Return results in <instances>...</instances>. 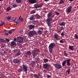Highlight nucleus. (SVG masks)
<instances>
[{"label": "nucleus", "mask_w": 78, "mask_h": 78, "mask_svg": "<svg viewBox=\"0 0 78 78\" xmlns=\"http://www.w3.org/2000/svg\"><path fill=\"white\" fill-rule=\"evenodd\" d=\"M13 8H16V7H17V5L16 4H14L13 5Z\"/></svg>", "instance_id": "nucleus-44"}, {"label": "nucleus", "mask_w": 78, "mask_h": 78, "mask_svg": "<svg viewBox=\"0 0 78 78\" xmlns=\"http://www.w3.org/2000/svg\"><path fill=\"white\" fill-rule=\"evenodd\" d=\"M44 60L45 63L47 62L48 61V59L46 58H44Z\"/></svg>", "instance_id": "nucleus-32"}, {"label": "nucleus", "mask_w": 78, "mask_h": 78, "mask_svg": "<svg viewBox=\"0 0 78 78\" xmlns=\"http://www.w3.org/2000/svg\"><path fill=\"white\" fill-rule=\"evenodd\" d=\"M5 23L4 22H2V23L0 24V26H2L5 25Z\"/></svg>", "instance_id": "nucleus-40"}, {"label": "nucleus", "mask_w": 78, "mask_h": 78, "mask_svg": "<svg viewBox=\"0 0 78 78\" xmlns=\"http://www.w3.org/2000/svg\"><path fill=\"white\" fill-rule=\"evenodd\" d=\"M28 34L29 36L32 37L34 36L36 34V32L34 31H31L29 32Z\"/></svg>", "instance_id": "nucleus-5"}, {"label": "nucleus", "mask_w": 78, "mask_h": 78, "mask_svg": "<svg viewBox=\"0 0 78 78\" xmlns=\"http://www.w3.org/2000/svg\"><path fill=\"white\" fill-rule=\"evenodd\" d=\"M29 18L30 20H34V16H32V17H30Z\"/></svg>", "instance_id": "nucleus-34"}, {"label": "nucleus", "mask_w": 78, "mask_h": 78, "mask_svg": "<svg viewBox=\"0 0 78 78\" xmlns=\"http://www.w3.org/2000/svg\"><path fill=\"white\" fill-rule=\"evenodd\" d=\"M17 40L18 42L20 43H22L23 42V37H19L17 38Z\"/></svg>", "instance_id": "nucleus-6"}, {"label": "nucleus", "mask_w": 78, "mask_h": 78, "mask_svg": "<svg viewBox=\"0 0 78 78\" xmlns=\"http://www.w3.org/2000/svg\"><path fill=\"white\" fill-rule=\"evenodd\" d=\"M38 34H41L42 33V32L41 30H38Z\"/></svg>", "instance_id": "nucleus-45"}, {"label": "nucleus", "mask_w": 78, "mask_h": 78, "mask_svg": "<svg viewBox=\"0 0 78 78\" xmlns=\"http://www.w3.org/2000/svg\"><path fill=\"white\" fill-rule=\"evenodd\" d=\"M72 6L68 7L66 10V12H70L72 10Z\"/></svg>", "instance_id": "nucleus-8"}, {"label": "nucleus", "mask_w": 78, "mask_h": 78, "mask_svg": "<svg viewBox=\"0 0 78 78\" xmlns=\"http://www.w3.org/2000/svg\"><path fill=\"white\" fill-rule=\"evenodd\" d=\"M0 41L4 43L5 42V40L4 39H0Z\"/></svg>", "instance_id": "nucleus-33"}, {"label": "nucleus", "mask_w": 78, "mask_h": 78, "mask_svg": "<svg viewBox=\"0 0 78 78\" xmlns=\"http://www.w3.org/2000/svg\"><path fill=\"white\" fill-rule=\"evenodd\" d=\"M22 68H23V70L26 73H27L28 71V66L27 65H26L24 64H23L22 65Z\"/></svg>", "instance_id": "nucleus-3"}, {"label": "nucleus", "mask_w": 78, "mask_h": 78, "mask_svg": "<svg viewBox=\"0 0 78 78\" xmlns=\"http://www.w3.org/2000/svg\"><path fill=\"white\" fill-rule=\"evenodd\" d=\"M33 24H34V25H36V23H33Z\"/></svg>", "instance_id": "nucleus-61"}, {"label": "nucleus", "mask_w": 78, "mask_h": 78, "mask_svg": "<svg viewBox=\"0 0 78 78\" xmlns=\"http://www.w3.org/2000/svg\"><path fill=\"white\" fill-rule=\"evenodd\" d=\"M49 52H50V53H52V48H49Z\"/></svg>", "instance_id": "nucleus-47"}, {"label": "nucleus", "mask_w": 78, "mask_h": 78, "mask_svg": "<svg viewBox=\"0 0 78 78\" xmlns=\"http://www.w3.org/2000/svg\"><path fill=\"white\" fill-rule=\"evenodd\" d=\"M20 18H21V16H20L18 20H20Z\"/></svg>", "instance_id": "nucleus-59"}, {"label": "nucleus", "mask_w": 78, "mask_h": 78, "mask_svg": "<svg viewBox=\"0 0 78 78\" xmlns=\"http://www.w3.org/2000/svg\"><path fill=\"white\" fill-rule=\"evenodd\" d=\"M17 19V18L14 17L12 19V21H16Z\"/></svg>", "instance_id": "nucleus-35"}, {"label": "nucleus", "mask_w": 78, "mask_h": 78, "mask_svg": "<svg viewBox=\"0 0 78 78\" xmlns=\"http://www.w3.org/2000/svg\"><path fill=\"white\" fill-rule=\"evenodd\" d=\"M16 2L17 3H20L22 2V0H16Z\"/></svg>", "instance_id": "nucleus-22"}, {"label": "nucleus", "mask_w": 78, "mask_h": 78, "mask_svg": "<svg viewBox=\"0 0 78 78\" xmlns=\"http://www.w3.org/2000/svg\"><path fill=\"white\" fill-rule=\"evenodd\" d=\"M36 13V11L34 10H33L32 11V12H31L30 13V14H34V13Z\"/></svg>", "instance_id": "nucleus-24"}, {"label": "nucleus", "mask_w": 78, "mask_h": 78, "mask_svg": "<svg viewBox=\"0 0 78 78\" xmlns=\"http://www.w3.org/2000/svg\"><path fill=\"white\" fill-rule=\"evenodd\" d=\"M59 31H62L63 30V27H60Z\"/></svg>", "instance_id": "nucleus-39"}, {"label": "nucleus", "mask_w": 78, "mask_h": 78, "mask_svg": "<svg viewBox=\"0 0 78 78\" xmlns=\"http://www.w3.org/2000/svg\"><path fill=\"white\" fill-rule=\"evenodd\" d=\"M49 0H44L45 2H48Z\"/></svg>", "instance_id": "nucleus-58"}, {"label": "nucleus", "mask_w": 78, "mask_h": 78, "mask_svg": "<svg viewBox=\"0 0 78 78\" xmlns=\"http://www.w3.org/2000/svg\"><path fill=\"white\" fill-rule=\"evenodd\" d=\"M35 27V26L34 25H30L29 26V29L30 30H32Z\"/></svg>", "instance_id": "nucleus-15"}, {"label": "nucleus", "mask_w": 78, "mask_h": 78, "mask_svg": "<svg viewBox=\"0 0 78 78\" xmlns=\"http://www.w3.org/2000/svg\"><path fill=\"white\" fill-rule=\"evenodd\" d=\"M36 60L37 61V62H39L40 61V58H36Z\"/></svg>", "instance_id": "nucleus-25"}, {"label": "nucleus", "mask_w": 78, "mask_h": 78, "mask_svg": "<svg viewBox=\"0 0 78 78\" xmlns=\"http://www.w3.org/2000/svg\"><path fill=\"white\" fill-rule=\"evenodd\" d=\"M19 62H20V60L17 58L14 59L13 60V62L14 63H15V64L19 63Z\"/></svg>", "instance_id": "nucleus-11"}, {"label": "nucleus", "mask_w": 78, "mask_h": 78, "mask_svg": "<svg viewBox=\"0 0 78 78\" xmlns=\"http://www.w3.org/2000/svg\"><path fill=\"white\" fill-rule=\"evenodd\" d=\"M16 40H17L16 38H14V41H16Z\"/></svg>", "instance_id": "nucleus-54"}, {"label": "nucleus", "mask_w": 78, "mask_h": 78, "mask_svg": "<svg viewBox=\"0 0 78 78\" xmlns=\"http://www.w3.org/2000/svg\"><path fill=\"white\" fill-rule=\"evenodd\" d=\"M34 76L36 78H39V76L37 74H34Z\"/></svg>", "instance_id": "nucleus-27"}, {"label": "nucleus", "mask_w": 78, "mask_h": 78, "mask_svg": "<svg viewBox=\"0 0 78 78\" xmlns=\"http://www.w3.org/2000/svg\"><path fill=\"white\" fill-rule=\"evenodd\" d=\"M41 5H38L37 4H36L34 5V8L37 9V8H41Z\"/></svg>", "instance_id": "nucleus-12"}, {"label": "nucleus", "mask_w": 78, "mask_h": 78, "mask_svg": "<svg viewBox=\"0 0 78 78\" xmlns=\"http://www.w3.org/2000/svg\"><path fill=\"white\" fill-rule=\"evenodd\" d=\"M69 1H70V2H72L73 1V0H69Z\"/></svg>", "instance_id": "nucleus-60"}, {"label": "nucleus", "mask_w": 78, "mask_h": 78, "mask_svg": "<svg viewBox=\"0 0 78 78\" xmlns=\"http://www.w3.org/2000/svg\"><path fill=\"white\" fill-rule=\"evenodd\" d=\"M23 70V69H22V67L20 66V68L18 69V71L19 72H21Z\"/></svg>", "instance_id": "nucleus-16"}, {"label": "nucleus", "mask_w": 78, "mask_h": 78, "mask_svg": "<svg viewBox=\"0 0 78 78\" xmlns=\"http://www.w3.org/2000/svg\"><path fill=\"white\" fill-rule=\"evenodd\" d=\"M5 39V41L7 42H9L10 41V40L8 38H6Z\"/></svg>", "instance_id": "nucleus-43"}, {"label": "nucleus", "mask_w": 78, "mask_h": 78, "mask_svg": "<svg viewBox=\"0 0 78 78\" xmlns=\"http://www.w3.org/2000/svg\"><path fill=\"white\" fill-rule=\"evenodd\" d=\"M67 73H68V74H69L70 73V69H69L67 70Z\"/></svg>", "instance_id": "nucleus-46"}, {"label": "nucleus", "mask_w": 78, "mask_h": 78, "mask_svg": "<svg viewBox=\"0 0 78 78\" xmlns=\"http://www.w3.org/2000/svg\"><path fill=\"white\" fill-rule=\"evenodd\" d=\"M23 18H21V19H20V21H21V22L23 21Z\"/></svg>", "instance_id": "nucleus-53"}, {"label": "nucleus", "mask_w": 78, "mask_h": 78, "mask_svg": "<svg viewBox=\"0 0 78 78\" xmlns=\"http://www.w3.org/2000/svg\"><path fill=\"white\" fill-rule=\"evenodd\" d=\"M66 51H64V55H65V56L66 57H67V56L68 55V54L67 53H66Z\"/></svg>", "instance_id": "nucleus-23"}, {"label": "nucleus", "mask_w": 78, "mask_h": 78, "mask_svg": "<svg viewBox=\"0 0 78 78\" xmlns=\"http://www.w3.org/2000/svg\"><path fill=\"white\" fill-rule=\"evenodd\" d=\"M59 42H60V43H61V44H64V42L62 40H60Z\"/></svg>", "instance_id": "nucleus-42"}, {"label": "nucleus", "mask_w": 78, "mask_h": 78, "mask_svg": "<svg viewBox=\"0 0 78 78\" xmlns=\"http://www.w3.org/2000/svg\"><path fill=\"white\" fill-rule=\"evenodd\" d=\"M8 33L9 34H12V31L11 30H10V31L8 32Z\"/></svg>", "instance_id": "nucleus-48"}, {"label": "nucleus", "mask_w": 78, "mask_h": 78, "mask_svg": "<svg viewBox=\"0 0 78 78\" xmlns=\"http://www.w3.org/2000/svg\"><path fill=\"white\" fill-rule=\"evenodd\" d=\"M40 52V51L39 49H35L32 51V55L33 58H35V56H37V53Z\"/></svg>", "instance_id": "nucleus-2"}, {"label": "nucleus", "mask_w": 78, "mask_h": 78, "mask_svg": "<svg viewBox=\"0 0 78 78\" xmlns=\"http://www.w3.org/2000/svg\"><path fill=\"white\" fill-rule=\"evenodd\" d=\"M77 52L78 53V51H77Z\"/></svg>", "instance_id": "nucleus-63"}, {"label": "nucleus", "mask_w": 78, "mask_h": 78, "mask_svg": "<svg viewBox=\"0 0 78 78\" xmlns=\"http://www.w3.org/2000/svg\"><path fill=\"white\" fill-rule=\"evenodd\" d=\"M75 37L76 39H77L78 38V35L77 34H75Z\"/></svg>", "instance_id": "nucleus-37"}, {"label": "nucleus", "mask_w": 78, "mask_h": 78, "mask_svg": "<svg viewBox=\"0 0 78 78\" xmlns=\"http://www.w3.org/2000/svg\"><path fill=\"white\" fill-rule=\"evenodd\" d=\"M38 75H39L40 76H41V74H40V73H38Z\"/></svg>", "instance_id": "nucleus-57"}, {"label": "nucleus", "mask_w": 78, "mask_h": 78, "mask_svg": "<svg viewBox=\"0 0 78 78\" xmlns=\"http://www.w3.org/2000/svg\"><path fill=\"white\" fill-rule=\"evenodd\" d=\"M11 9L10 7H8L6 9V11H7V12H8V11H9V10H11Z\"/></svg>", "instance_id": "nucleus-30"}, {"label": "nucleus", "mask_w": 78, "mask_h": 78, "mask_svg": "<svg viewBox=\"0 0 78 78\" xmlns=\"http://www.w3.org/2000/svg\"><path fill=\"white\" fill-rule=\"evenodd\" d=\"M2 1H3V0H0V2H1Z\"/></svg>", "instance_id": "nucleus-62"}, {"label": "nucleus", "mask_w": 78, "mask_h": 78, "mask_svg": "<svg viewBox=\"0 0 78 78\" xmlns=\"http://www.w3.org/2000/svg\"><path fill=\"white\" fill-rule=\"evenodd\" d=\"M61 35L62 36H64V33L63 32H62V33L61 34Z\"/></svg>", "instance_id": "nucleus-49"}, {"label": "nucleus", "mask_w": 78, "mask_h": 78, "mask_svg": "<svg viewBox=\"0 0 78 78\" xmlns=\"http://www.w3.org/2000/svg\"><path fill=\"white\" fill-rule=\"evenodd\" d=\"M19 51V50L18 49H15V50H13V52H15V53H17Z\"/></svg>", "instance_id": "nucleus-28"}, {"label": "nucleus", "mask_w": 78, "mask_h": 78, "mask_svg": "<svg viewBox=\"0 0 78 78\" xmlns=\"http://www.w3.org/2000/svg\"><path fill=\"white\" fill-rule=\"evenodd\" d=\"M14 23H16L17 24H18L19 23V22L17 21H16V22H14Z\"/></svg>", "instance_id": "nucleus-55"}, {"label": "nucleus", "mask_w": 78, "mask_h": 78, "mask_svg": "<svg viewBox=\"0 0 78 78\" xmlns=\"http://www.w3.org/2000/svg\"><path fill=\"white\" fill-rule=\"evenodd\" d=\"M31 54V52L30 51H28L27 52V55H30Z\"/></svg>", "instance_id": "nucleus-26"}, {"label": "nucleus", "mask_w": 78, "mask_h": 78, "mask_svg": "<svg viewBox=\"0 0 78 78\" xmlns=\"http://www.w3.org/2000/svg\"><path fill=\"white\" fill-rule=\"evenodd\" d=\"M29 2L30 4H34L36 3V0H29Z\"/></svg>", "instance_id": "nucleus-10"}, {"label": "nucleus", "mask_w": 78, "mask_h": 78, "mask_svg": "<svg viewBox=\"0 0 78 78\" xmlns=\"http://www.w3.org/2000/svg\"><path fill=\"white\" fill-rule=\"evenodd\" d=\"M64 2L63 0H61L60 2H59V4H62V3H64Z\"/></svg>", "instance_id": "nucleus-29"}, {"label": "nucleus", "mask_w": 78, "mask_h": 78, "mask_svg": "<svg viewBox=\"0 0 78 78\" xmlns=\"http://www.w3.org/2000/svg\"><path fill=\"white\" fill-rule=\"evenodd\" d=\"M33 62L34 63V64L36 63H38L37 62V61H34Z\"/></svg>", "instance_id": "nucleus-50"}, {"label": "nucleus", "mask_w": 78, "mask_h": 78, "mask_svg": "<svg viewBox=\"0 0 78 78\" xmlns=\"http://www.w3.org/2000/svg\"><path fill=\"white\" fill-rule=\"evenodd\" d=\"M11 19V16H9L7 17V20H9Z\"/></svg>", "instance_id": "nucleus-38"}, {"label": "nucleus", "mask_w": 78, "mask_h": 78, "mask_svg": "<svg viewBox=\"0 0 78 78\" xmlns=\"http://www.w3.org/2000/svg\"><path fill=\"white\" fill-rule=\"evenodd\" d=\"M42 28V29H43V28Z\"/></svg>", "instance_id": "nucleus-64"}, {"label": "nucleus", "mask_w": 78, "mask_h": 78, "mask_svg": "<svg viewBox=\"0 0 78 78\" xmlns=\"http://www.w3.org/2000/svg\"><path fill=\"white\" fill-rule=\"evenodd\" d=\"M36 23V21H33V23Z\"/></svg>", "instance_id": "nucleus-56"}, {"label": "nucleus", "mask_w": 78, "mask_h": 78, "mask_svg": "<svg viewBox=\"0 0 78 78\" xmlns=\"http://www.w3.org/2000/svg\"><path fill=\"white\" fill-rule=\"evenodd\" d=\"M11 46H16V43L14 41L11 42Z\"/></svg>", "instance_id": "nucleus-17"}, {"label": "nucleus", "mask_w": 78, "mask_h": 78, "mask_svg": "<svg viewBox=\"0 0 78 78\" xmlns=\"http://www.w3.org/2000/svg\"><path fill=\"white\" fill-rule=\"evenodd\" d=\"M55 15H60V13L58 12L57 11L55 12Z\"/></svg>", "instance_id": "nucleus-36"}, {"label": "nucleus", "mask_w": 78, "mask_h": 78, "mask_svg": "<svg viewBox=\"0 0 78 78\" xmlns=\"http://www.w3.org/2000/svg\"><path fill=\"white\" fill-rule=\"evenodd\" d=\"M66 62L67 61H66V60H64L63 62L62 65L63 67L66 66L65 65L66 64Z\"/></svg>", "instance_id": "nucleus-19"}, {"label": "nucleus", "mask_w": 78, "mask_h": 78, "mask_svg": "<svg viewBox=\"0 0 78 78\" xmlns=\"http://www.w3.org/2000/svg\"><path fill=\"white\" fill-rule=\"evenodd\" d=\"M73 47H74L73 46L69 45V49L71 51H73Z\"/></svg>", "instance_id": "nucleus-20"}, {"label": "nucleus", "mask_w": 78, "mask_h": 78, "mask_svg": "<svg viewBox=\"0 0 78 78\" xmlns=\"http://www.w3.org/2000/svg\"><path fill=\"white\" fill-rule=\"evenodd\" d=\"M54 38L57 40H58V38L59 37V35L58 34H55L54 35Z\"/></svg>", "instance_id": "nucleus-18"}, {"label": "nucleus", "mask_w": 78, "mask_h": 78, "mask_svg": "<svg viewBox=\"0 0 78 78\" xmlns=\"http://www.w3.org/2000/svg\"><path fill=\"white\" fill-rule=\"evenodd\" d=\"M54 66L57 69H61L62 68V66L58 64H55Z\"/></svg>", "instance_id": "nucleus-7"}, {"label": "nucleus", "mask_w": 78, "mask_h": 78, "mask_svg": "<svg viewBox=\"0 0 78 78\" xmlns=\"http://www.w3.org/2000/svg\"><path fill=\"white\" fill-rule=\"evenodd\" d=\"M55 46V43H51L50 44L49 46V48L52 49V48L54 47Z\"/></svg>", "instance_id": "nucleus-9"}, {"label": "nucleus", "mask_w": 78, "mask_h": 78, "mask_svg": "<svg viewBox=\"0 0 78 78\" xmlns=\"http://www.w3.org/2000/svg\"><path fill=\"white\" fill-rule=\"evenodd\" d=\"M36 17L38 19H40L41 18V16H40L39 15H38V14H37L36 15Z\"/></svg>", "instance_id": "nucleus-31"}, {"label": "nucleus", "mask_w": 78, "mask_h": 78, "mask_svg": "<svg viewBox=\"0 0 78 78\" xmlns=\"http://www.w3.org/2000/svg\"><path fill=\"white\" fill-rule=\"evenodd\" d=\"M59 26H64L65 25V23L64 22H61L59 23Z\"/></svg>", "instance_id": "nucleus-14"}, {"label": "nucleus", "mask_w": 78, "mask_h": 78, "mask_svg": "<svg viewBox=\"0 0 78 78\" xmlns=\"http://www.w3.org/2000/svg\"><path fill=\"white\" fill-rule=\"evenodd\" d=\"M52 14L53 12H51L47 15V17L48 18L46 19V21L47 24L49 27L51 26V23L50 22L52 21V19L55 16V15H53L52 16Z\"/></svg>", "instance_id": "nucleus-1"}, {"label": "nucleus", "mask_w": 78, "mask_h": 78, "mask_svg": "<svg viewBox=\"0 0 78 78\" xmlns=\"http://www.w3.org/2000/svg\"><path fill=\"white\" fill-rule=\"evenodd\" d=\"M47 78H51V76L50 75H49L48 74H47Z\"/></svg>", "instance_id": "nucleus-41"}, {"label": "nucleus", "mask_w": 78, "mask_h": 78, "mask_svg": "<svg viewBox=\"0 0 78 78\" xmlns=\"http://www.w3.org/2000/svg\"><path fill=\"white\" fill-rule=\"evenodd\" d=\"M43 68L45 69L48 71H49V70L51 68L50 66L47 63H46L43 64Z\"/></svg>", "instance_id": "nucleus-4"}, {"label": "nucleus", "mask_w": 78, "mask_h": 78, "mask_svg": "<svg viewBox=\"0 0 78 78\" xmlns=\"http://www.w3.org/2000/svg\"><path fill=\"white\" fill-rule=\"evenodd\" d=\"M5 35L7 36H8L9 35V34L7 33H5Z\"/></svg>", "instance_id": "nucleus-52"}, {"label": "nucleus", "mask_w": 78, "mask_h": 78, "mask_svg": "<svg viewBox=\"0 0 78 78\" xmlns=\"http://www.w3.org/2000/svg\"><path fill=\"white\" fill-rule=\"evenodd\" d=\"M70 59H69L67 60L66 61L67 65L68 66H70Z\"/></svg>", "instance_id": "nucleus-13"}, {"label": "nucleus", "mask_w": 78, "mask_h": 78, "mask_svg": "<svg viewBox=\"0 0 78 78\" xmlns=\"http://www.w3.org/2000/svg\"><path fill=\"white\" fill-rule=\"evenodd\" d=\"M11 31H15V29H12L11 30Z\"/></svg>", "instance_id": "nucleus-51"}, {"label": "nucleus", "mask_w": 78, "mask_h": 78, "mask_svg": "<svg viewBox=\"0 0 78 78\" xmlns=\"http://www.w3.org/2000/svg\"><path fill=\"white\" fill-rule=\"evenodd\" d=\"M21 54V52L20 51H19L15 55V56H18Z\"/></svg>", "instance_id": "nucleus-21"}]
</instances>
